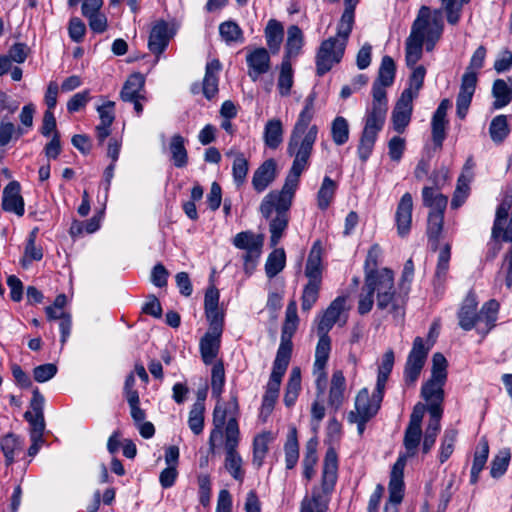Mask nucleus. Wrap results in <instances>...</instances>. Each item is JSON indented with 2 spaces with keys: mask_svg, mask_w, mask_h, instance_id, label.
Segmentation results:
<instances>
[{
  "mask_svg": "<svg viewBox=\"0 0 512 512\" xmlns=\"http://www.w3.org/2000/svg\"><path fill=\"white\" fill-rule=\"evenodd\" d=\"M510 460V453L508 450H502L495 456L491 463L490 474L493 478L502 476L507 470Z\"/></svg>",
  "mask_w": 512,
  "mask_h": 512,
  "instance_id": "60",
  "label": "nucleus"
},
{
  "mask_svg": "<svg viewBox=\"0 0 512 512\" xmlns=\"http://www.w3.org/2000/svg\"><path fill=\"white\" fill-rule=\"evenodd\" d=\"M446 118H440L433 116L431 121L432 127V140L436 147L441 148L443 141L446 138V126H447Z\"/></svg>",
  "mask_w": 512,
  "mask_h": 512,
  "instance_id": "58",
  "label": "nucleus"
},
{
  "mask_svg": "<svg viewBox=\"0 0 512 512\" xmlns=\"http://www.w3.org/2000/svg\"><path fill=\"white\" fill-rule=\"evenodd\" d=\"M145 79L142 74L134 73L129 76L120 92V97L124 102L143 98Z\"/></svg>",
  "mask_w": 512,
  "mask_h": 512,
  "instance_id": "30",
  "label": "nucleus"
},
{
  "mask_svg": "<svg viewBox=\"0 0 512 512\" xmlns=\"http://www.w3.org/2000/svg\"><path fill=\"white\" fill-rule=\"evenodd\" d=\"M0 447L5 456L6 464L10 465L14 461L15 452L21 449L22 442L15 434L9 433L0 440Z\"/></svg>",
  "mask_w": 512,
  "mask_h": 512,
  "instance_id": "49",
  "label": "nucleus"
},
{
  "mask_svg": "<svg viewBox=\"0 0 512 512\" xmlns=\"http://www.w3.org/2000/svg\"><path fill=\"white\" fill-rule=\"evenodd\" d=\"M415 92L411 89H405L392 111L393 128L398 133H403L409 125L413 111V100Z\"/></svg>",
  "mask_w": 512,
  "mask_h": 512,
  "instance_id": "15",
  "label": "nucleus"
},
{
  "mask_svg": "<svg viewBox=\"0 0 512 512\" xmlns=\"http://www.w3.org/2000/svg\"><path fill=\"white\" fill-rule=\"evenodd\" d=\"M305 275L309 283L321 284L322 280V267H321V249L318 242L313 245L308 255Z\"/></svg>",
  "mask_w": 512,
  "mask_h": 512,
  "instance_id": "27",
  "label": "nucleus"
},
{
  "mask_svg": "<svg viewBox=\"0 0 512 512\" xmlns=\"http://www.w3.org/2000/svg\"><path fill=\"white\" fill-rule=\"evenodd\" d=\"M444 29L440 10L432 11L428 6H422L414 20L409 36L405 42V60L409 67L422 58L423 47L431 52L440 40Z\"/></svg>",
  "mask_w": 512,
  "mask_h": 512,
  "instance_id": "3",
  "label": "nucleus"
},
{
  "mask_svg": "<svg viewBox=\"0 0 512 512\" xmlns=\"http://www.w3.org/2000/svg\"><path fill=\"white\" fill-rule=\"evenodd\" d=\"M290 359L291 358L289 357L276 354L275 360L273 362L272 372L266 385L267 392L279 394L282 377L288 368Z\"/></svg>",
  "mask_w": 512,
  "mask_h": 512,
  "instance_id": "28",
  "label": "nucleus"
},
{
  "mask_svg": "<svg viewBox=\"0 0 512 512\" xmlns=\"http://www.w3.org/2000/svg\"><path fill=\"white\" fill-rule=\"evenodd\" d=\"M375 293L379 309H387L395 318L404 317L405 300L395 292L394 275L390 269L382 268L379 272H371L365 276L358 301L359 314L365 315L371 311Z\"/></svg>",
  "mask_w": 512,
  "mask_h": 512,
  "instance_id": "2",
  "label": "nucleus"
},
{
  "mask_svg": "<svg viewBox=\"0 0 512 512\" xmlns=\"http://www.w3.org/2000/svg\"><path fill=\"white\" fill-rule=\"evenodd\" d=\"M225 383V371L222 362H217L212 367L211 392L216 398H220Z\"/></svg>",
  "mask_w": 512,
  "mask_h": 512,
  "instance_id": "56",
  "label": "nucleus"
},
{
  "mask_svg": "<svg viewBox=\"0 0 512 512\" xmlns=\"http://www.w3.org/2000/svg\"><path fill=\"white\" fill-rule=\"evenodd\" d=\"M423 204L430 208L427 219V235L432 241V248L437 249L438 240L443 230L444 212L448 199L432 187H424L422 190Z\"/></svg>",
  "mask_w": 512,
  "mask_h": 512,
  "instance_id": "8",
  "label": "nucleus"
},
{
  "mask_svg": "<svg viewBox=\"0 0 512 512\" xmlns=\"http://www.w3.org/2000/svg\"><path fill=\"white\" fill-rule=\"evenodd\" d=\"M286 264V255L283 248L274 249L269 255L265 263V272L269 279L274 278L280 273Z\"/></svg>",
  "mask_w": 512,
  "mask_h": 512,
  "instance_id": "40",
  "label": "nucleus"
},
{
  "mask_svg": "<svg viewBox=\"0 0 512 512\" xmlns=\"http://www.w3.org/2000/svg\"><path fill=\"white\" fill-rule=\"evenodd\" d=\"M240 431L238 422L234 418L228 420L225 427V468L230 475L239 481L243 480L242 458L237 452Z\"/></svg>",
  "mask_w": 512,
  "mask_h": 512,
  "instance_id": "11",
  "label": "nucleus"
},
{
  "mask_svg": "<svg viewBox=\"0 0 512 512\" xmlns=\"http://www.w3.org/2000/svg\"><path fill=\"white\" fill-rule=\"evenodd\" d=\"M510 134V127L508 125V119L506 115H497L494 117L489 125V135L491 140L499 145Z\"/></svg>",
  "mask_w": 512,
  "mask_h": 512,
  "instance_id": "37",
  "label": "nucleus"
},
{
  "mask_svg": "<svg viewBox=\"0 0 512 512\" xmlns=\"http://www.w3.org/2000/svg\"><path fill=\"white\" fill-rule=\"evenodd\" d=\"M283 124L280 119L273 118L267 121L264 127L263 140L270 149H277L283 141Z\"/></svg>",
  "mask_w": 512,
  "mask_h": 512,
  "instance_id": "32",
  "label": "nucleus"
},
{
  "mask_svg": "<svg viewBox=\"0 0 512 512\" xmlns=\"http://www.w3.org/2000/svg\"><path fill=\"white\" fill-rule=\"evenodd\" d=\"M226 421V411L222 410V406L217 404L213 411V424L214 429L210 433L209 437V448L210 451L213 452L215 449V441L217 439L222 438L223 436V426ZM225 434V431H224Z\"/></svg>",
  "mask_w": 512,
  "mask_h": 512,
  "instance_id": "44",
  "label": "nucleus"
},
{
  "mask_svg": "<svg viewBox=\"0 0 512 512\" xmlns=\"http://www.w3.org/2000/svg\"><path fill=\"white\" fill-rule=\"evenodd\" d=\"M447 380V360L441 353L432 357V371L430 379L422 385L421 396L429 402H443V387Z\"/></svg>",
  "mask_w": 512,
  "mask_h": 512,
  "instance_id": "10",
  "label": "nucleus"
},
{
  "mask_svg": "<svg viewBox=\"0 0 512 512\" xmlns=\"http://www.w3.org/2000/svg\"><path fill=\"white\" fill-rule=\"evenodd\" d=\"M304 44V35L297 25H291L287 31V40L285 45V55L283 59L297 57Z\"/></svg>",
  "mask_w": 512,
  "mask_h": 512,
  "instance_id": "33",
  "label": "nucleus"
},
{
  "mask_svg": "<svg viewBox=\"0 0 512 512\" xmlns=\"http://www.w3.org/2000/svg\"><path fill=\"white\" fill-rule=\"evenodd\" d=\"M477 83V74L474 71L465 72L462 76L460 91L457 95V116L465 118L471 104Z\"/></svg>",
  "mask_w": 512,
  "mask_h": 512,
  "instance_id": "16",
  "label": "nucleus"
},
{
  "mask_svg": "<svg viewBox=\"0 0 512 512\" xmlns=\"http://www.w3.org/2000/svg\"><path fill=\"white\" fill-rule=\"evenodd\" d=\"M296 189L297 188L283 185L280 191L268 193L261 202L260 212L264 218L270 219L272 213H276L275 217L272 218L269 223L271 247H275L279 243L284 231L288 227V211L291 207Z\"/></svg>",
  "mask_w": 512,
  "mask_h": 512,
  "instance_id": "5",
  "label": "nucleus"
},
{
  "mask_svg": "<svg viewBox=\"0 0 512 512\" xmlns=\"http://www.w3.org/2000/svg\"><path fill=\"white\" fill-rule=\"evenodd\" d=\"M384 85L374 82L372 87V107L367 111L364 129L362 131L358 156L365 162L371 155L378 133L382 130L388 110V100Z\"/></svg>",
  "mask_w": 512,
  "mask_h": 512,
  "instance_id": "4",
  "label": "nucleus"
},
{
  "mask_svg": "<svg viewBox=\"0 0 512 512\" xmlns=\"http://www.w3.org/2000/svg\"><path fill=\"white\" fill-rule=\"evenodd\" d=\"M319 336L318 343L315 350V361L313 367L317 370L326 368L327 361L329 359L331 351V340L328 334L317 333Z\"/></svg>",
  "mask_w": 512,
  "mask_h": 512,
  "instance_id": "39",
  "label": "nucleus"
},
{
  "mask_svg": "<svg viewBox=\"0 0 512 512\" xmlns=\"http://www.w3.org/2000/svg\"><path fill=\"white\" fill-rule=\"evenodd\" d=\"M512 207V196L506 195L496 209L495 220L492 227V239L502 237L504 241V232L506 228L504 224L507 220L509 210Z\"/></svg>",
  "mask_w": 512,
  "mask_h": 512,
  "instance_id": "29",
  "label": "nucleus"
},
{
  "mask_svg": "<svg viewBox=\"0 0 512 512\" xmlns=\"http://www.w3.org/2000/svg\"><path fill=\"white\" fill-rule=\"evenodd\" d=\"M246 63L248 76L252 81H257L261 75L269 72L271 68L270 54L263 47L249 50L246 55Z\"/></svg>",
  "mask_w": 512,
  "mask_h": 512,
  "instance_id": "17",
  "label": "nucleus"
},
{
  "mask_svg": "<svg viewBox=\"0 0 512 512\" xmlns=\"http://www.w3.org/2000/svg\"><path fill=\"white\" fill-rule=\"evenodd\" d=\"M57 373V366L53 363H46L36 366L33 369V377L35 381L44 383L52 379Z\"/></svg>",
  "mask_w": 512,
  "mask_h": 512,
  "instance_id": "63",
  "label": "nucleus"
},
{
  "mask_svg": "<svg viewBox=\"0 0 512 512\" xmlns=\"http://www.w3.org/2000/svg\"><path fill=\"white\" fill-rule=\"evenodd\" d=\"M219 33L226 43L243 42V32L234 21H225L219 26Z\"/></svg>",
  "mask_w": 512,
  "mask_h": 512,
  "instance_id": "51",
  "label": "nucleus"
},
{
  "mask_svg": "<svg viewBox=\"0 0 512 512\" xmlns=\"http://www.w3.org/2000/svg\"><path fill=\"white\" fill-rule=\"evenodd\" d=\"M346 297L338 296L335 298L328 308L323 313L321 319L318 322L317 333H325L331 330L333 325L340 319L342 312L345 309Z\"/></svg>",
  "mask_w": 512,
  "mask_h": 512,
  "instance_id": "23",
  "label": "nucleus"
},
{
  "mask_svg": "<svg viewBox=\"0 0 512 512\" xmlns=\"http://www.w3.org/2000/svg\"><path fill=\"white\" fill-rule=\"evenodd\" d=\"M204 411L205 406L202 401H196L189 412L188 426L195 435L203 432Z\"/></svg>",
  "mask_w": 512,
  "mask_h": 512,
  "instance_id": "48",
  "label": "nucleus"
},
{
  "mask_svg": "<svg viewBox=\"0 0 512 512\" xmlns=\"http://www.w3.org/2000/svg\"><path fill=\"white\" fill-rule=\"evenodd\" d=\"M382 400L380 396L374 394L370 396L368 389L363 388L355 398L354 410L349 413H353L357 417L372 419L378 413Z\"/></svg>",
  "mask_w": 512,
  "mask_h": 512,
  "instance_id": "18",
  "label": "nucleus"
},
{
  "mask_svg": "<svg viewBox=\"0 0 512 512\" xmlns=\"http://www.w3.org/2000/svg\"><path fill=\"white\" fill-rule=\"evenodd\" d=\"M472 178L460 175L457 180V186L451 201L452 208L461 206L469 195L470 182Z\"/></svg>",
  "mask_w": 512,
  "mask_h": 512,
  "instance_id": "55",
  "label": "nucleus"
},
{
  "mask_svg": "<svg viewBox=\"0 0 512 512\" xmlns=\"http://www.w3.org/2000/svg\"><path fill=\"white\" fill-rule=\"evenodd\" d=\"M354 25V14L343 13L337 26V34L334 38L343 41L347 45L348 38Z\"/></svg>",
  "mask_w": 512,
  "mask_h": 512,
  "instance_id": "59",
  "label": "nucleus"
},
{
  "mask_svg": "<svg viewBox=\"0 0 512 512\" xmlns=\"http://www.w3.org/2000/svg\"><path fill=\"white\" fill-rule=\"evenodd\" d=\"M395 63L390 56H384L381 61V65L378 71V77L375 82H378L384 86H390L394 82L395 78Z\"/></svg>",
  "mask_w": 512,
  "mask_h": 512,
  "instance_id": "50",
  "label": "nucleus"
},
{
  "mask_svg": "<svg viewBox=\"0 0 512 512\" xmlns=\"http://www.w3.org/2000/svg\"><path fill=\"white\" fill-rule=\"evenodd\" d=\"M413 199L410 193H405L396 208L395 222L397 233L400 237H406L412 226Z\"/></svg>",
  "mask_w": 512,
  "mask_h": 512,
  "instance_id": "19",
  "label": "nucleus"
},
{
  "mask_svg": "<svg viewBox=\"0 0 512 512\" xmlns=\"http://www.w3.org/2000/svg\"><path fill=\"white\" fill-rule=\"evenodd\" d=\"M450 257L451 247L449 244H445L439 251L436 271L434 275V288L436 293L443 292L444 283L447 279V274L449 270Z\"/></svg>",
  "mask_w": 512,
  "mask_h": 512,
  "instance_id": "26",
  "label": "nucleus"
},
{
  "mask_svg": "<svg viewBox=\"0 0 512 512\" xmlns=\"http://www.w3.org/2000/svg\"><path fill=\"white\" fill-rule=\"evenodd\" d=\"M284 448L286 468L292 469L296 465L299 458V444L297 440V430L295 427L290 429Z\"/></svg>",
  "mask_w": 512,
  "mask_h": 512,
  "instance_id": "45",
  "label": "nucleus"
},
{
  "mask_svg": "<svg viewBox=\"0 0 512 512\" xmlns=\"http://www.w3.org/2000/svg\"><path fill=\"white\" fill-rule=\"evenodd\" d=\"M498 310L499 303L496 300H490L483 305L480 312H477L476 297L470 293L458 312L459 325L466 331L476 328L479 333L486 335L497 320Z\"/></svg>",
  "mask_w": 512,
  "mask_h": 512,
  "instance_id": "7",
  "label": "nucleus"
},
{
  "mask_svg": "<svg viewBox=\"0 0 512 512\" xmlns=\"http://www.w3.org/2000/svg\"><path fill=\"white\" fill-rule=\"evenodd\" d=\"M221 332L207 331L200 340V352L206 365L212 364L218 355L221 342Z\"/></svg>",
  "mask_w": 512,
  "mask_h": 512,
  "instance_id": "24",
  "label": "nucleus"
},
{
  "mask_svg": "<svg viewBox=\"0 0 512 512\" xmlns=\"http://www.w3.org/2000/svg\"><path fill=\"white\" fill-rule=\"evenodd\" d=\"M172 36L173 34L169 30L168 23L164 20L157 21L150 31L148 40L149 50L156 56H159L167 48Z\"/></svg>",
  "mask_w": 512,
  "mask_h": 512,
  "instance_id": "20",
  "label": "nucleus"
},
{
  "mask_svg": "<svg viewBox=\"0 0 512 512\" xmlns=\"http://www.w3.org/2000/svg\"><path fill=\"white\" fill-rule=\"evenodd\" d=\"M24 418L31 426L30 436H35L36 438L43 436L45 430L44 415H37L33 414L31 411H26Z\"/></svg>",
  "mask_w": 512,
  "mask_h": 512,
  "instance_id": "62",
  "label": "nucleus"
},
{
  "mask_svg": "<svg viewBox=\"0 0 512 512\" xmlns=\"http://www.w3.org/2000/svg\"><path fill=\"white\" fill-rule=\"evenodd\" d=\"M299 324V317L297 314V303L291 300L286 308L285 320L282 326L280 345L278 347V355L291 358L292 355V337L296 332Z\"/></svg>",
  "mask_w": 512,
  "mask_h": 512,
  "instance_id": "14",
  "label": "nucleus"
},
{
  "mask_svg": "<svg viewBox=\"0 0 512 512\" xmlns=\"http://www.w3.org/2000/svg\"><path fill=\"white\" fill-rule=\"evenodd\" d=\"M226 155L234 156V161L232 165L233 179L237 185H242L246 180V176L249 169L248 160L246 159L243 153L234 152L232 150L227 152Z\"/></svg>",
  "mask_w": 512,
  "mask_h": 512,
  "instance_id": "43",
  "label": "nucleus"
},
{
  "mask_svg": "<svg viewBox=\"0 0 512 512\" xmlns=\"http://www.w3.org/2000/svg\"><path fill=\"white\" fill-rule=\"evenodd\" d=\"M221 68L222 65L218 59H213L206 64L203 94L208 100H211L218 93V73Z\"/></svg>",
  "mask_w": 512,
  "mask_h": 512,
  "instance_id": "25",
  "label": "nucleus"
},
{
  "mask_svg": "<svg viewBox=\"0 0 512 512\" xmlns=\"http://www.w3.org/2000/svg\"><path fill=\"white\" fill-rule=\"evenodd\" d=\"M20 190L21 187L17 181H11L6 185L2 193V208L4 211L23 216L24 200L20 195Z\"/></svg>",
  "mask_w": 512,
  "mask_h": 512,
  "instance_id": "21",
  "label": "nucleus"
},
{
  "mask_svg": "<svg viewBox=\"0 0 512 512\" xmlns=\"http://www.w3.org/2000/svg\"><path fill=\"white\" fill-rule=\"evenodd\" d=\"M26 131L3 118L0 121V147L6 146L13 138L21 137Z\"/></svg>",
  "mask_w": 512,
  "mask_h": 512,
  "instance_id": "52",
  "label": "nucleus"
},
{
  "mask_svg": "<svg viewBox=\"0 0 512 512\" xmlns=\"http://www.w3.org/2000/svg\"><path fill=\"white\" fill-rule=\"evenodd\" d=\"M338 457L333 448L326 451L321 488L314 487L311 496L301 501L300 512H326L329 503V494L333 491L337 481Z\"/></svg>",
  "mask_w": 512,
  "mask_h": 512,
  "instance_id": "6",
  "label": "nucleus"
},
{
  "mask_svg": "<svg viewBox=\"0 0 512 512\" xmlns=\"http://www.w3.org/2000/svg\"><path fill=\"white\" fill-rule=\"evenodd\" d=\"M346 380L341 370L334 371L329 390V405L338 410L344 400Z\"/></svg>",
  "mask_w": 512,
  "mask_h": 512,
  "instance_id": "31",
  "label": "nucleus"
},
{
  "mask_svg": "<svg viewBox=\"0 0 512 512\" xmlns=\"http://www.w3.org/2000/svg\"><path fill=\"white\" fill-rule=\"evenodd\" d=\"M321 284L318 283H307L302 292L301 296V309L304 312L310 311L319 298Z\"/></svg>",
  "mask_w": 512,
  "mask_h": 512,
  "instance_id": "54",
  "label": "nucleus"
},
{
  "mask_svg": "<svg viewBox=\"0 0 512 512\" xmlns=\"http://www.w3.org/2000/svg\"><path fill=\"white\" fill-rule=\"evenodd\" d=\"M422 430L419 427L408 425L404 434V446L407 457L416 455L417 448L420 444Z\"/></svg>",
  "mask_w": 512,
  "mask_h": 512,
  "instance_id": "53",
  "label": "nucleus"
},
{
  "mask_svg": "<svg viewBox=\"0 0 512 512\" xmlns=\"http://www.w3.org/2000/svg\"><path fill=\"white\" fill-rule=\"evenodd\" d=\"M509 84L503 79H497L493 83L492 95L495 98L493 107L501 109L512 101V79Z\"/></svg>",
  "mask_w": 512,
  "mask_h": 512,
  "instance_id": "35",
  "label": "nucleus"
},
{
  "mask_svg": "<svg viewBox=\"0 0 512 512\" xmlns=\"http://www.w3.org/2000/svg\"><path fill=\"white\" fill-rule=\"evenodd\" d=\"M336 183L330 177L323 179L322 185L317 193V205L319 209L326 210L334 198Z\"/></svg>",
  "mask_w": 512,
  "mask_h": 512,
  "instance_id": "46",
  "label": "nucleus"
},
{
  "mask_svg": "<svg viewBox=\"0 0 512 512\" xmlns=\"http://www.w3.org/2000/svg\"><path fill=\"white\" fill-rule=\"evenodd\" d=\"M272 440L270 433L257 435L253 441V460L252 463L260 468L268 452V444Z\"/></svg>",
  "mask_w": 512,
  "mask_h": 512,
  "instance_id": "42",
  "label": "nucleus"
},
{
  "mask_svg": "<svg viewBox=\"0 0 512 512\" xmlns=\"http://www.w3.org/2000/svg\"><path fill=\"white\" fill-rule=\"evenodd\" d=\"M277 176V163L270 158L265 160L254 172L252 186L258 193L263 192Z\"/></svg>",
  "mask_w": 512,
  "mask_h": 512,
  "instance_id": "22",
  "label": "nucleus"
},
{
  "mask_svg": "<svg viewBox=\"0 0 512 512\" xmlns=\"http://www.w3.org/2000/svg\"><path fill=\"white\" fill-rule=\"evenodd\" d=\"M349 134L348 121L342 116H337L331 123V137L333 142L338 146L344 145L349 139Z\"/></svg>",
  "mask_w": 512,
  "mask_h": 512,
  "instance_id": "47",
  "label": "nucleus"
},
{
  "mask_svg": "<svg viewBox=\"0 0 512 512\" xmlns=\"http://www.w3.org/2000/svg\"><path fill=\"white\" fill-rule=\"evenodd\" d=\"M346 46L343 41H338V38H328L320 44L316 53V73L318 76H323L341 61Z\"/></svg>",
  "mask_w": 512,
  "mask_h": 512,
  "instance_id": "12",
  "label": "nucleus"
},
{
  "mask_svg": "<svg viewBox=\"0 0 512 512\" xmlns=\"http://www.w3.org/2000/svg\"><path fill=\"white\" fill-rule=\"evenodd\" d=\"M456 436L457 432L455 430L445 431L440 447L439 460L441 463H444L453 453Z\"/></svg>",
  "mask_w": 512,
  "mask_h": 512,
  "instance_id": "61",
  "label": "nucleus"
},
{
  "mask_svg": "<svg viewBox=\"0 0 512 512\" xmlns=\"http://www.w3.org/2000/svg\"><path fill=\"white\" fill-rule=\"evenodd\" d=\"M488 454V442L485 439H481L474 455V460L471 468V482L475 483L478 480V476L486 464Z\"/></svg>",
  "mask_w": 512,
  "mask_h": 512,
  "instance_id": "41",
  "label": "nucleus"
},
{
  "mask_svg": "<svg viewBox=\"0 0 512 512\" xmlns=\"http://www.w3.org/2000/svg\"><path fill=\"white\" fill-rule=\"evenodd\" d=\"M429 349V347L424 346V341L421 337L414 339L413 347L408 354L404 369V380L408 386L414 385L419 378Z\"/></svg>",
  "mask_w": 512,
  "mask_h": 512,
  "instance_id": "13",
  "label": "nucleus"
},
{
  "mask_svg": "<svg viewBox=\"0 0 512 512\" xmlns=\"http://www.w3.org/2000/svg\"><path fill=\"white\" fill-rule=\"evenodd\" d=\"M264 236L251 231H243L235 235L233 245L244 251L242 254L243 268L247 276L254 272L262 253Z\"/></svg>",
  "mask_w": 512,
  "mask_h": 512,
  "instance_id": "9",
  "label": "nucleus"
},
{
  "mask_svg": "<svg viewBox=\"0 0 512 512\" xmlns=\"http://www.w3.org/2000/svg\"><path fill=\"white\" fill-rule=\"evenodd\" d=\"M294 72L291 62L288 59H283L280 66V73L277 81V88L279 94L283 97L290 95L294 83Z\"/></svg>",
  "mask_w": 512,
  "mask_h": 512,
  "instance_id": "38",
  "label": "nucleus"
},
{
  "mask_svg": "<svg viewBox=\"0 0 512 512\" xmlns=\"http://www.w3.org/2000/svg\"><path fill=\"white\" fill-rule=\"evenodd\" d=\"M381 257V248L379 245L374 244L371 246V248L368 251L365 264H364V270H365V276L370 274L371 272H379L380 269H378V262Z\"/></svg>",
  "mask_w": 512,
  "mask_h": 512,
  "instance_id": "64",
  "label": "nucleus"
},
{
  "mask_svg": "<svg viewBox=\"0 0 512 512\" xmlns=\"http://www.w3.org/2000/svg\"><path fill=\"white\" fill-rule=\"evenodd\" d=\"M169 151L171 153V160L176 167L183 168L187 165L188 154L185 148V139L180 134H175L171 137Z\"/></svg>",
  "mask_w": 512,
  "mask_h": 512,
  "instance_id": "36",
  "label": "nucleus"
},
{
  "mask_svg": "<svg viewBox=\"0 0 512 512\" xmlns=\"http://www.w3.org/2000/svg\"><path fill=\"white\" fill-rule=\"evenodd\" d=\"M469 0H442L447 15V21L451 25L459 22L464 3Z\"/></svg>",
  "mask_w": 512,
  "mask_h": 512,
  "instance_id": "57",
  "label": "nucleus"
},
{
  "mask_svg": "<svg viewBox=\"0 0 512 512\" xmlns=\"http://www.w3.org/2000/svg\"><path fill=\"white\" fill-rule=\"evenodd\" d=\"M313 117L314 96L309 95L287 142V155L293 158L284 183L287 187L297 188L301 174L309 166V160L318 136V127L312 124Z\"/></svg>",
  "mask_w": 512,
  "mask_h": 512,
  "instance_id": "1",
  "label": "nucleus"
},
{
  "mask_svg": "<svg viewBox=\"0 0 512 512\" xmlns=\"http://www.w3.org/2000/svg\"><path fill=\"white\" fill-rule=\"evenodd\" d=\"M284 37L283 25L275 20L270 19L265 28L266 43L271 53L279 52Z\"/></svg>",
  "mask_w": 512,
  "mask_h": 512,
  "instance_id": "34",
  "label": "nucleus"
}]
</instances>
